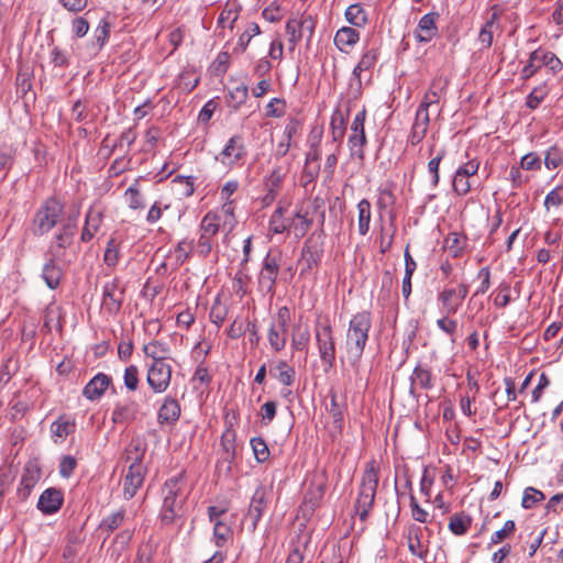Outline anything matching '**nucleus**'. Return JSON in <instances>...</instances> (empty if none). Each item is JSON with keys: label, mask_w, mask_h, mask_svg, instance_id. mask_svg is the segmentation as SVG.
<instances>
[{"label": "nucleus", "mask_w": 563, "mask_h": 563, "mask_svg": "<svg viewBox=\"0 0 563 563\" xmlns=\"http://www.w3.org/2000/svg\"><path fill=\"white\" fill-rule=\"evenodd\" d=\"M163 507L162 521L165 525L174 522L179 516L181 507L187 499L186 476L184 472L168 478L162 487Z\"/></svg>", "instance_id": "f257e3e1"}, {"label": "nucleus", "mask_w": 563, "mask_h": 563, "mask_svg": "<svg viewBox=\"0 0 563 563\" xmlns=\"http://www.w3.org/2000/svg\"><path fill=\"white\" fill-rule=\"evenodd\" d=\"M379 472L375 461L366 464L362 476L358 496L355 501V511L362 521H365L374 506Z\"/></svg>", "instance_id": "f03ea898"}, {"label": "nucleus", "mask_w": 563, "mask_h": 563, "mask_svg": "<svg viewBox=\"0 0 563 563\" xmlns=\"http://www.w3.org/2000/svg\"><path fill=\"white\" fill-rule=\"evenodd\" d=\"M542 67H547L553 75H556L563 69V63L553 52L537 48L530 53L529 60L520 73L521 78L530 79Z\"/></svg>", "instance_id": "7ed1b4c3"}, {"label": "nucleus", "mask_w": 563, "mask_h": 563, "mask_svg": "<svg viewBox=\"0 0 563 563\" xmlns=\"http://www.w3.org/2000/svg\"><path fill=\"white\" fill-rule=\"evenodd\" d=\"M371 329L369 319H351L347 331V357L354 364L360 361Z\"/></svg>", "instance_id": "20e7f679"}, {"label": "nucleus", "mask_w": 563, "mask_h": 563, "mask_svg": "<svg viewBox=\"0 0 563 563\" xmlns=\"http://www.w3.org/2000/svg\"><path fill=\"white\" fill-rule=\"evenodd\" d=\"M63 205L54 198L47 199L36 211L34 217L33 232L35 235H43L51 231L63 216Z\"/></svg>", "instance_id": "39448f33"}, {"label": "nucleus", "mask_w": 563, "mask_h": 563, "mask_svg": "<svg viewBox=\"0 0 563 563\" xmlns=\"http://www.w3.org/2000/svg\"><path fill=\"white\" fill-rule=\"evenodd\" d=\"M324 239L322 232L311 234L301 249L299 260L300 274L305 275L316 269L323 256Z\"/></svg>", "instance_id": "423d86ee"}, {"label": "nucleus", "mask_w": 563, "mask_h": 563, "mask_svg": "<svg viewBox=\"0 0 563 563\" xmlns=\"http://www.w3.org/2000/svg\"><path fill=\"white\" fill-rule=\"evenodd\" d=\"M282 254L279 251H269L263 260L257 277L258 290L266 295L273 294L280 268Z\"/></svg>", "instance_id": "0eeeda50"}, {"label": "nucleus", "mask_w": 563, "mask_h": 563, "mask_svg": "<svg viewBox=\"0 0 563 563\" xmlns=\"http://www.w3.org/2000/svg\"><path fill=\"white\" fill-rule=\"evenodd\" d=\"M316 22L309 14L289 19L286 23V33L288 35L289 49H295L296 45L306 38L310 42L314 32Z\"/></svg>", "instance_id": "6e6552de"}, {"label": "nucleus", "mask_w": 563, "mask_h": 563, "mask_svg": "<svg viewBox=\"0 0 563 563\" xmlns=\"http://www.w3.org/2000/svg\"><path fill=\"white\" fill-rule=\"evenodd\" d=\"M79 212L68 216L60 231L55 235V241L49 247V254L54 258H60L65 250L70 246L73 238L77 232V220Z\"/></svg>", "instance_id": "1a4fd4ad"}, {"label": "nucleus", "mask_w": 563, "mask_h": 563, "mask_svg": "<svg viewBox=\"0 0 563 563\" xmlns=\"http://www.w3.org/2000/svg\"><path fill=\"white\" fill-rule=\"evenodd\" d=\"M328 321V319H325ZM317 341L319 346V354L322 363L325 365V371L334 365L335 361V345L332 338V330L328 322H319L317 325Z\"/></svg>", "instance_id": "9d476101"}, {"label": "nucleus", "mask_w": 563, "mask_h": 563, "mask_svg": "<svg viewBox=\"0 0 563 563\" xmlns=\"http://www.w3.org/2000/svg\"><path fill=\"white\" fill-rule=\"evenodd\" d=\"M267 501L268 493L264 486L260 485L255 489L247 512L244 516V520L247 522V529L250 532L253 533L256 530L257 525L266 510Z\"/></svg>", "instance_id": "9b49d317"}, {"label": "nucleus", "mask_w": 563, "mask_h": 563, "mask_svg": "<svg viewBox=\"0 0 563 563\" xmlns=\"http://www.w3.org/2000/svg\"><path fill=\"white\" fill-rule=\"evenodd\" d=\"M365 119V109L355 114L353 122L351 124V134L349 136V146L351 155L360 159L364 158L363 147L367 142L364 129Z\"/></svg>", "instance_id": "f8f14e48"}, {"label": "nucleus", "mask_w": 563, "mask_h": 563, "mask_svg": "<svg viewBox=\"0 0 563 563\" xmlns=\"http://www.w3.org/2000/svg\"><path fill=\"white\" fill-rule=\"evenodd\" d=\"M42 477V470L36 459L29 460L24 467L18 487V496L21 500H26L36 484Z\"/></svg>", "instance_id": "ddd939ff"}, {"label": "nucleus", "mask_w": 563, "mask_h": 563, "mask_svg": "<svg viewBox=\"0 0 563 563\" xmlns=\"http://www.w3.org/2000/svg\"><path fill=\"white\" fill-rule=\"evenodd\" d=\"M247 154L242 135H233L224 145L216 159L225 166H233L244 159Z\"/></svg>", "instance_id": "4468645a"}, {"label": "nucleus", "mask_w": 563, "mask_h": 563, "mask_svg": "<svg viewBox=\"0 0 563 563\" xmlns=\"http://www.w3.org/2000/svg\"><path fill=\"white\" fill-rule=\"evenodd\" d=\"M172 367L165 361L153 362L147 371V383L154 393H164L170 384Z\"/></svg>", "instance_id": "2eb2a0df"}, {"label": "nucleus", "mask_w": 563, "mask_h": 563, "mask_svg": "<svg viewBox=\"0 0 563 563\" xmlns=\"http://www.w3.org/2000/svg\"><path fill=\"white\" fill-rule=\"evenodd\" d=\"M146 472L147 470L143 463L130 464L122 482L124 499L129 500L136 495L139 489L143 486Z\"/></svg>", "instance_id": "dca6fc26"}, {"label": "nucleus", "mask_w": 563, "mask_h": 563, "mask_svg": "<svg viewBox=\"0 0 563 563\" xmlns=\"http://www.w3.org/2000/svg\"><path fill=\"white\" fill-rule=\"evenodd\" d=\"M286 175L287 168L283 166H275L271 174L266 177L264 181L266 194L262 199L264 206H269L274 202L282 188Z\"/></svg>", "instance_id": "f3484780"}, {"label": "nucleus", "mask_w": 563, "mask_h": 563, "mask_svg": "<svg viewBox=\"0 0 563 563\" xmlns=\"http://www.w3.org/2000/svg\"><path fill=\"white\" fill-rule=\"evenodd\" d=\"M466 295L467 288L465 285H459L455 288H445L439 295V301L442 306L443 312L446 313L448 316L455 313L457 307L462 305Z\"/></svg>", "instance_id": "a211bd4d"}, {"label": "nucleus", "mask_w": 563, "mask_h": 563, "mask_svg": "<svg viewBox=\"0 0 563 563\" xmlns=\"http://www.w3.org/2000/svg\"><path fill=\"white\" fill-rule=\"evenodd\" d=\"M123 292L115 282L107 283L103 287L101 309L103 313L117 314L120 310Z\"/></svg>", "instance_id": "6ab92c4d"}, {"label": "nucleus", "mask_w": 563, "mask_h": 563, "mask_svg": "<svg viewBox=\"0 0 563 563\" xmlns=\"http://www.w3.org/2000/svg\"><path fill=\"white\" fill-rule=\"evenodd\" d=\"M439 13L431 12L424 14L415 30V37L420 43H429L438 34L437 21Z\"/></svg>", "instance_id": "aec40b11"}, {"label": "nucleus", "mask_w": 563, "mask_h": 563, "mask_svg": "<svg viewBox=\"0 0 563 563\" xmlns=\"http://www.w3.org/2000/svg\"><path fill=\"white\" fill-rule=\"evenodd\" d=\"M435 378L426 364H417L410 376V394L415 395L417 387L420 389L429 390L434 387Z\"/></svg>", "instance_id": "412c9836"}, {"label": "nucleus", "mask_w": 563, "mask_h": 563, "mask_svg": "<svg viewBox=\"0 0 563 563\" xmlns=\"http://www.w3.org/2000/svg\"><path fill=\"white\" fill-rule=\"evenodd\" d=\"M64 501L63 493L54 487L45 489L37 501V508L44 515H52L57 512Z\"/></svg>", "instance_id": "4be33fe9"}, {"label": "nucleus", "mask_w": 563, "mask_h": 563, "mask_svg": "<svg viewBox=\"0 0 563 563\" xmlns=\"http://www.w3.org/2000/svg\"><path fill=\"white\" fill-rule=\"evenodd\" d=\"M449 86V78L443 75H437L430 86L427 92L423 96V99L421 103L424 106H433L438 104L442 97L446 93V89Z\"/></svg>", "instance_id": "5701e85b"}, {"label": "nucleus", "mask_w": 563, "mask_h": 563, "mask_svg": "<svg viewBox=\"0 0 563 563\" xmlns=\"http://www.w3.org/2000/svg\"><path fill=\"white\" fill-rule=\"evenodd\" d=\"M103 222V213L101 210L90 208L87 211L86 219H85V225L82 228V232L80 235L81 242H89L91 241L97 232L99 231L101 224Z\"/></svg>", "instance_id": "b1692460"}, {"label": "nucleus", "mask_w": 563, "mask_h": 563, "mask_svg": "<svg viewBox=\"0 0 563 563\" xmlns=\"http://www.w3.org/2000/svg\"><path fill=\"white\" fill-rule=\"evenodd\" d=\"M323 495V484L311 483L309 485L301 505V510L305 516H311L314 512L316 508L320 506Z\"/></svg>", "instance_id": "393cba45"}, {"label": "nucleus", "mask_w": 563, "mask_h": 563, "mask_svg": "<svg viewBox=\"0 0 563 563\" xmlns=\"http://www.w3.org/2000/svg\"><path fill=\"white\" fill-rule=\"evenodd\" d=\"M110 383L111 378L108 375L98 373L84 387L82 395L89 400H97L104 394Z\"/></svg>", "instance_id": "a878e982"}, {"label": "nucleus", "mask_w": 563, "mask_h": 563, "mask_svg": "<svg viewBox=\"0 0 563 563\" xmlns=\"http://www.w3.org/2000/svg\"><path fill=\"white\" fill-rule=\"evenodd\" d=\"M312 222V213L308 209L300 207L289 220V230H292L297 238H302L310 229Z\"/></svg>", "instance_id": "bb28decb"}, {"label": "nucleus", "mask_w": 563, "mask_h": 563, "mask_svg": "<svg viewBox=\"0 0 563 563\" xmlns=\"http://www.w3.org/2000/svg\"><path fill=\"white\" fill-rule=\"evenodd\" d=\"M499 14L493 12L486 20L478 34L479 51L488 49L493 44L494 33L499 29Z\"/></svg>", "instance_id": "cd10ccee"}, {"label": "nucleus", "mask_w": 563, "mask_h": 563, "mask_svg": "<svg viewBox=\"0 0 563 563\" xmlns=\"http://www.w3.org/2000/svg\"><path fill=\"white\" fill-rule=\"evenodd\" d=\"M180 417V406L174 398H165L157 415L161 424H174Z\"/></svg>", "instance_id": "c85d7f7f"}, {"label": "nucleus", "mask_w": 563, "mask_h": 563, "mask_svg": "<svg viewBox=\"0 0 563 563\" xmlns=\"http://www.w3.org/2000/svg\"><path fill=\"white\" fill-rule=\"evenodd\" d=\"M136 415L137 405L135 402H119L112 410L111 420L115 424H123L133 421Z\"/></svg>", "instance_id": "c756f323"}, {"label": "nucleus", "mask_w": 563, "mask_h": 563, "mask_svg": "<svg viewBox=\"0 0 563 563\" xmlns=\"http://www.w3.org/2000/svg\"><path fill=\"white\" fill-rule=\"evenodd\" d=\"M360 40V33L349 26L341 27L335 36L334 44L341 52H347V48L353 47Z\"/></svg>", "instance_id": "7c9ffc66"}, {"label": "nucleus", "mask_w": 563, "mask_h": 563, "mask_svg": "<svg viewBox=\"0 0 563 563\" xmlns=\"http://www.w3.org/2000/svg\"><path fill=\"white\" fill-rule=\"evenodd\" d=\"M466 246L467 238L460 232H451L444 240V249L455 258L463 255Z\"/></svg>", "instance_id": "2f4dec72"}, {"label": "nucleus", "mask_w": 563, "mask_h": 563, "mask_svg": "<svg viewBox=\"0 0 563 563\" xmlns=\"http://www.w3.org/2000/svg\"><path fill=\"white\" fill-rule=\"evenodd\" d=\"M233 520H217L213 522V538L214 544L218 548H222L225 543L232 539L233 529H232Z\"/></svg>", "instance_id": "473e14b6"}, {"label": "nucleus", "mask_w": 563, "mask_h": 563, "mask_svg": "<svg viewBox=\"0 0 563 563\" xmlns=\"http://www.w3.org/2000/svg\"><path fill=\"white\" fill-rule=\"evenodd\" d=\"M357 230L362 236H365L369 231L372 220V206L367 199H362L357 203Z\"/></svg>", "instance_id": "72a5a7b5"}, {"label": "nucleus", "mask_w": 563, "mask_h": 563, "mask_svg": "<svg viewBox=\"0 0 563 563\" xmlns=\"http://www.w3.org/2000/svg\"><path fill=\"white\" fill-rule=\"evenodd\" d=\"M420 536H421L420 527L411 525L408 528V533H407L408 549L412 555L423 559L427 554V551L422 545Z\"/></svg>", "instance_id": "f704fd0d"}, {"label": "nucleus", "mask_w": 563, "mask_h": 563, "mask_svg": "<svg viewBox=\"0 0 563 563\" xmlns=\"http://www.w3.org/2000/svg\"><path fill=\"white\" fill-rule=\"evenodd\" d=\"M55 260L53 256L49 258V261L44 265L42 277L45 282V284L51 288L55 289L59 286L63 272L62 269L55 264Z\"/></svg>", "instance_id": "c9c22d12"}, {"label": "nucleus", "mask_w": 563, "mask_h": 563, "mask_svg": "<svg viewBox=\"0 0 563 563\" xmlns=\"http://www.w3.org/2000/svg\"><path fill=\"white\" fill-rule=\"evenodd\" d=\"M378 59V52L376 48L367 49L363 53L360 62L353 69V76L361 79L363 71H368L374 68Z\"/></svg>", "instance_id": "e433bc0d"}, {"label": "nucleus", "mask_w": 563, "mask_h": 563, "mask_svg": "<svg viewBox=\"0 0 563 563\" xmlns=\"http://www.w3.org/2000/svg\"><path fill=\"white\" fill-rule=\"evenodd\" d=\"M146 442L142 438H134L131 440L125 449L126 460L131 463H142L146 452Z\"/></svg>", "instance_id": "4c0bfd02"}, {"label": "nucleus", "mask_w": 563, "mask_h": 563, "mask_svg": "<svg viewBox=\"0 0 563 563\" xmlns=\"http://www.w3.org/2000/svg\"><path fill=\"white\" fill-rule=\"evenodd\" d=\"M268 340L272 349L276 352L283 350L286 344V329L285 322H278L277 324H272L268 331Z\"/></svg>", "instance_id": "58836bf2"}, {"label": "nucleus", "mask_w": 563, "mask_h": 563, "mask_svg": "<svg viewBox=\"0 0 563 563\" xmlns=\"http://www.w3.org/2000/svg\"><path fill=\"white\" fill-rule=\"evenodd\" d=\"M75 431V422L59 418L51 426L52 437L55 443L62 442L68 434Z\"/></svg>", "instance_id": "ea45409f"}, {"label": "nucleus", "mask_w": 563, "mask_h": 563, "mask_svg": "<svg viewBox=\"0 0 563 563\" xmlns=\"http://www.w3.org/2000/svg\"><path fill=\"white\" fill-rule=\"evenodd\" d=\"M220 227L221 216L219 213L210 211L206 213V216L201 220L200 232L206 235L214 238L218 234Z\"/></svg>", "instance_id": "a19ab883"}, {"label": "nucleus", "mask_w": 563, "mask_h": 563, "mask_svg": "<svg viewBox=\"0 0 563 563\" xmlns=\"http://www.w3.org/2000/svg\"><path fill=\"white\" fill-rule=\"evenodd\" d=\"M125 518V510L119 509L102 519L99 529L110 536L114 530L122 526Z\"/></svg>", "instance_id": "79ce46f5"}, {"label": "nucleus", "mask_w": 563, "mask_h": 563, "mask_svg": "<svg viewBox=\"0 0 563 563\" xmlns=\"http://www.w3.org/2000/svg\"><path fill=\"white\" fill-rule=\"evenodd\" d=\"M472 525V519L470 516L460 512L455 514L450 518L449 521V530L455 536L465 534Z\"/></svg>", "instance_id": "37998d69"}, {"label": "nucleus", "mask_w": 563, "mask_h": 563, "mask_svg": "<svg viewBox=\"0 0 563 563\" xmlns=\"http://www.w3.org/2000/svg\"><path fill=\"white\" fill-rule=\"evenodd\" d=\"M550 92L548 84L544 81L534 87L526 98V107L530 110H536Z\"/></svg>", "instance_id": "c03bdc74"}, {"label": "nucleus", "mask_w": 563, "mask_h": 563, "mask_svg": "<svg viewBox=\"0 0 563 563\" xmlns=\"http://www.w3.org/2000/svg\"><path fill=\"white\" fill-rule=\"evenodd\" d=\"M285 209L282 206H278L269 219V232L274 234H282L285 231L289 230V220L284 218Z\"/></svg>", "instance_id": "a18cd8bd"}, {"label": "nucleus", "mask_w": 563, "mask_h": 563, "mask_svg": "<svg viewBox=\"0 0 563 563\" xmlns=\"http://www.w3.org/2000/svg\"><path fill=\"white\" fill-rule=\"evenodd\" d=\"M331 135L333 142H341L346 130V121L340 110H335L331 117Z\"/></svg>", "instance_id": "49530a36"}, {"label": "nucleus", "mask_w": 563, "mask_h": 563, "mask_svg": "<svg viewBox=\"0 0 563 563\" xmlns=\"http://www.w3.org/2000/svg\"><path fill=\"white\" fill-rule=\"evenodd\" d=\"M112 23L109 16L102 18L93 30V40L99 48H102L109 40Z\"/></svg>", "instance_id": "de8ad7c7"}, {"label": "nucleus", "mask_w": 563, "mask_h": 563, "mask_svg": "<svg viewBox=\"0 0 563 563\" xmlns=\"http://www.w3.org/2000/svg\"><path fill=\"white\" fill-rule=\"evenodd\" d=\"M274 371H275V373L273 371H271V373L283 385L290 386L294 384L296 372L285 361L278 362V364L276 365Z\"/></svg>", "instance_id": "09e8293b"}, {"label": "nucleus", "mask_w": 563, "mask_h": 563, "mask_svg": "<svg viewBox=\"0 0 563 563\" xmlns=\"http://www.w3.org/2000/svg\"><path fill=\"white\" fill-rule=\"evenodd\" d=\"M346 20L355 26H364L367 23V14L363 7L354 3L347 7L345 11Z\"/></svg>", "instance_id": "8fccbe9b"}, {"label": "nucleus", "mask_w": 563, "mask_h": 563, "mask_svg": "<svg viewBox=\"0 0 563 563\" xmlns=\"http://www.w3.org/2000/svg\"><path fill=\"white\" fill-rule=\"evenodd\" d=\"M129 208L140 210L145 207L143 196L139 189V180H135L124 192Z\"/></svg>", "instance_id": "3c124183"}, {"label": "nucleus", "mask_w": 563, "mask_h": 563, "mask_svg": "<svg viewBox=\"0 0 563 563\" xmlns=\"http://www.w3.org/2000/svg\"><path fill=\"white\" fill-rule=\"evenodd\" d=\"M250 444L252 446L254 457L258 463H265L268 461L271 453L267 443L263 438H252Z\"/></svg>", "instance_id": "603ef678"}, {"label": "nucleus", "mask_w": 563, "mask_h": 563, "mask_svg": "<svg viewBox=\"0 0 563 563\" xmlns=\"http://www.w3.org/2000/svg\"><path fill=\"white\" fill-rule=\"evenodd\" d=\"M516 532V523L514 520H507L503 528L494 532L490 537L489 545L501 543L504 540L511 538Z\"/></svg>", "instance_id": "864d4df0"}, {"label": "nucleus", "mask_w": 563, "mask_h": 563, "mask_svg": "<svg viewBox=\"0 0 563 563\" xmlns=\"http://www.w3.org/2000/svg\"><path fill=\"white\" fill-rule=\"evenodd\" d=\"M544 498H545V496L541 490H539L534 487H527L523 492L521 506L525 509H531L538 503L542 501Z\"/></svg>", "instance_id": "5fc2aeb1"}, {"label": "nucleus", "mask_w": 563, "mask_h": 563, "mask_svg": "<svg viewBox=\"0 0 563 563\" xmlns=\"http://www.w3.org/2000/svg\"><path fill=\"white\" fill-rule=\"evenodd\" d=\"M144 353L146 356L152 357L153 362L164 361L167 354V347L158 341H153L144 346Z\"/></svg>", "instance_id": "6e6d98bb"}, {"label": "nucleus", "mask_w": 563, "mask_h": 563, "mask_svg": "<svg viewBox=\"0 0 563 563\" xmlns=\"http://www.w3.org/2000/svg\"><path fill=\"white\" fill-rule=\"evenodd\" d=\"M409 501H410L409 506H410L412 519L420 523L429 522L430 521L429 512L419 505L413 493L409 494Z\"/></svg>", "instance_id": "4d7b16f0"}, {"label": "nucleus", "mask_w": 563, "mask_h": 563, "mask_svg": "<svg viewBox=\"0 0 563 563\" xmlns=\"http://www.w3.org/2000/svg\"><path fill=\"white\" fill-rule=\"evenodd\" d=\"M221 445L225 453V460H233L235 455V433L227 430L221 437Z\"/></svg>", "instance_id": "13d9d810"}, {"label": "nucleus", "mask_w": 563, "mask_h": 563, "mask_svg": "<svg viewBox=\"0 0 563 563\" xmlns=\"http://www.w3.org/2000/svg\"><path fill=\"white\" fill-rule=\"evenodd\" d=\"M221 222L223 227H228L229 230H232L236 220L234 217V205L233 201H224L221 208Z\"/></svg>", "instance_id": "bf43d9fd"}, {"label": "nucleus", "mask_w": 563, "mask_h": 563, "mask_svg": "<svg viewBox=\"0 0 563 563\" xmlns=\"http://www.w3.org/2000/svg\"><path fill=\"white\" fill-rule=\"evenodd\" d=\"M192 250V243L187 241H180L175 251H174V258H175V267L180 266L190 255Z\"/></svg>", "instance_id": "052dcab7"}, {"label": "nucleus", "mask_w": 563, "mask_h": 563, "mask_svg": "<svg viewBox=\"0 0 563 563\" xmlns=\"http://www.w3.org/2000/svg\"><path fill=\"white\" fill-rule=\"evenodd\" d=\"M195 178L191 176H176L173 183L179 186V194L184 197H190L195 191Z\"/></svg>", "instance_id": "680f3d73"}, {"label": "nucleus", "mask_w": 563, "mask_h": 563, "mask_svg": "<svg viewBox=\"0 0 563 563\" xmlns=\"http://www.w3.org/2000/svg\"><path fill=\"white\" fill-rule=\"evenodd\" d=\"M238 18V10L235 8H230L229 5H225L218 18V25L222 27L229 26L230 29H232Z\"/></svg>", "instance_id": "e2e57ef3"}, {"label": "nucleus", "mask_w": 563, "mask_h": 563, "mask_svg": "<svg viewBox=\"0 0 563 563\" xmlns=\"http://www.w3.org/2000/svg\"><path fill=\"white\" fill-rule=\"evenodd\" d=\"M251 321L249 319H233L228 334L232 339L241 338L247 330H250Z\"/></svg>", "instance_id": "0e129e2a"}, {"label": "nucleus", "mask_w": 563, "mask_h": 563, "mask_svg": "<svg viewBox=\"0 0 563 563\" xmlns=\"http://www.w3.org/2000/svg\"><path fill=\"white\" fill-rule=\"evenodd\" d=\"M563 162L562 152L558 146H551L544 157V165L548 169L559 167Z\"/></svg>", "instance_id": "69168bd1"}, {"label": "nucleus", "mask_w": 563, "mask_h": 563, "mask_svg": "<svg viewBox=\"0 0 563 563\" xmlns=\"http://www.w3.org/2000/svg\"><path fill=\"white\" fill-rule=\"evenodd\" d=\"M71 33L75 37L81 38L87 35L90 24L86 16H77L71 20Z\"/></svg>", "instance_id": "338daca9"}, {"label": "nucleus", "mask_w": 563, "mask_h": 563, "mask_svg": "<svg viewBox=\"0 0 563 563\" xmlns=\"http://www.w3.org/2000/svg\"><path fill=\"white\" fill-rule=\"evenodd\" d=\"M453 190L459 196H466L472 188L470 178L463 177L457 173L454 174L452 181Z\"/></svg>", "instance_id": "774afa93"}]
</instances>
